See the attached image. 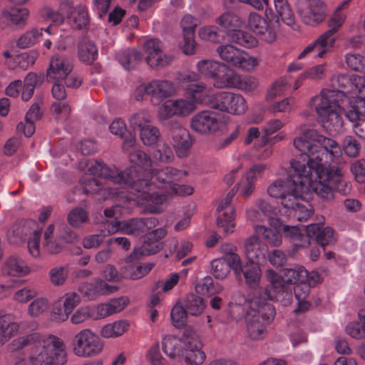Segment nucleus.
<instances>
[{"instance_id":"obj_43","label":"nucleus","mask_w":365,"mask_h":365,"mask_svg":"<svg viewBox=\"0 0 365 365\" xmlns=\"http://www.w3.org/2000/svg\"><path fill=\"white\" fill-rule=\"evenodd\" d=\"M3 272L11 276L21 277L29 272L25 262L16 257H11L5 262Z\"/></svg>"},{"instance_id":"obj_47","label":"nucleus","mask_w":365,"mask_h":365,"mask_svg":"<svg viewBox=\"0 0 365 365\" xmlns=\"http://www.w3.org/2000/svg\"><path fill=\"white\" fill-rule=\"evenodd\" d=\"M116 58L125 70L134 68L142 60L140 53L134 49H126L119 52Z\"/></svg>"},{"instance_id":"obj_17","label":"nucleus","mask_w":365,"mask_h":365,"mask_svg":"<svg viewBox=\"0 0 365 365\" xmlns=\"http://www.w3.org/2000/svg\"><path fill=\"white\" fill-rule=\"evenodd\" d=\"M157 220L155 217L135 218L125 221L108 222V234L113 235L121 231L128 235H136L147 232L155 226Z\"/></svg>"},{"instance_id":"obj_46","label":"nucleus","mask_w":365,"mask_h":365,"mask_svg":"<svg viewBox=\"0 0 365 365\" xmlns=\"http://www.w3.org/2000/svg\"><path fill=\"white\" fill-rule=\"evenodd\" d=\"M78 56L81 61L91 63L98 56V50L91 41L84 38L78 44Z\"/></svg>"},{"instance_id":"obj_64","label":"nucleus","mask_w":365,"mask_h":365,"mask_svg":"<svg viewBox=\"0 0 365 365\" xmlns=\"http://www.w3.org/2000/svg\"><path fill=\"white\" fill-rule=\"evenodd\" d=\"M88 213L82 208L73 209L68 215V222L73 227H81L88 221Z\"/></svg>"},{"instance_id":"obj_11","label":"nucleus","mask_w":365,"mask_h":365,"mask_svg":"<svg viewBox=\"0 0 365 365\" xmlns=\"http://www.w3.org/2000/svg\"><path fill=\"white\" fill-rule=\"evenodd\" d=\"M178 93L175 83L166 79H153L140 85L135 92V98L142 101L143 96L150 97L153 105L162 104L165 101L175 96Z\"/></svg>"},{"instance_id":"obj_63","label":"nucleus","mask_w":365,"mask_h":365,"mask_svg":"<svg viewBox=\"0 0 365 365\" xmlns=\"http://www.w3.org/2000/svg\"><path fill=\"white\" fill-rule=\"evenodd\" d=\"M349 1V0H346L341 2L335 10L329 21L330 29H334V33H336L345 21L346 14L343 12V10L347 8Z\"/></svg>"},{"instance_id":"obj_40","label":"nucleus","mask_w":365,"mask_h":365,"mask_svg":"<svg viewBox=\"0 0 365 365\" xmlns=\"http://www.w3.org/2000/svg\"><path fill=\"white\" fill-rule=\"evenodd\" d=\"M19 329V324L12 322L9 316L0 315V346L4 344L15 336Z\"/></svg>"},{"instance_id":"obj_59","label":"nucleus","mask_w":365,"mask_h":365,"mask_svg":"<svg viewBox=\"0 0 365 365\" xmlns=\"http://www.w3.org/2000/svg\"><path fill=\"white\" fill-rule=\"evenodd\" d=\"M198 36L204 41L213 43H219L220 42L219 29L217 26L213 25L201 26L198 30Z\"/></svg>"},{"instance_id":"obj_14","label":"nucleus","mask_w":365,"mask_h":365,"mask_svg":"<svg viewBox=\"0 0 365 365\" xmlns=\"http://www.w3.org/2000/svg\"><path fill=\"white\" fill-rule=\"evenodd\" d=\"M207 103L215 109L237 115H243L248 108L247 101L241 94L228 91L216 94L212 92V97Z\"/></svg>"},{"instance_id":"obj_9","label":"nucleus","mask_w":365,"mask_h":365,"mask_svg":"<svg viewBox=\"0 0 365 365\" xmlns=\"http://www.w3.org/2000/svg\"><path fill=\"white\" fill-rule=\"evenodd\" d=\"M39 16L43 21L48 20L56 25L61 24L66 17L67 23L74 29L87 26L89 20L86 7L83 5L73 7L72 2L69 0L62 2L58 11L47 6L42 8L39 11Z\"/></svg>"},{"instance_id":"obj_16","label":"nucleus","mask_w":365,"mask_h":365,"mask_svg":"<svg viewBox=\"0 0 365 365\" xmlns=\"http://www.w3.org/2000/svg\"><path fill=\"white\" fill-rule=\"evenodd\" d=\"M333 90L341 93L344 99L351 93L356 94L365 91V77L357 74L336 73L331 77Z\"/></svg>"},{"instance_id":"obj_50","label":"nucleus","mask_w":365,"mask_h":365,"mask_svg":"<svg viewBox=\"0 0 365 365\" xmlns=\"http://www.w3.org/2000/svg\"><path fill=\"white\" fill-rule=\"evenodd\" d=\"M255 235L261 236L271 246H279L282 244V236L279 232L264 225H257L254 227Z\"/></svg>"},{"instance_id":"obj_28","label":"nucleus","mask_w":365,"mask_h":365,"mask_svg":"<svg viewBox=\"0 0 365 365\" xmlns=\"http://www.w3.org/2000/svg\"><path fill=\"white\" fill-rule=\"evenodd\" d=\"M267 250V246L262 243L255 235L245 240L244 254L247 262L262 263L265 261Z\"/></svg>"},{"instance_id":"obj_15","label":"nucleus","mask_w":365,"mask_h":365,"mask_svg":"<svg viewBox=\"0 0 365 365\" xmlns=\"http://www.w3.org/2000/svg\"><path fill=\"white\" fill-rule=\"evenodd\" d=\"M224 125L222 115L213 110H202L190 120V128L197 133L209 135L220 131Z\"/></svg>"},{"instance_id":"obj_18","label":"nucleus","mask_w":365,"mask_h":365,"mask_svg":"<svg viewBox=\"0 0 365 365\" xmlns=\"http://www.w3.org/2000/svg\"><path fill=\"white\" fill-rule=\"evenodd\" d=\"M185 344L179 362L186 365H202L205 361L207 356L202 350L204 344L201 336L195 331H190Z\"/></svg>"},{"instance_id":"obj_62","label":"nucleus","mask_w":365,"mask_h":365,"mask_svg":"<svg viewBox=\"0 0 365 365\" xmlns=\"http://www.w3.org/2000/svg\"><path fill=\"white\" fill-rule=\"evenodd\" d=\"M49 307V302L46 298L38 297L34 299L28 307L27 313L33 317H38L46 312Z\"/></svg>"},{"instance_id":"obj_42","label":"nucleus","mask_w":365,"mask_h":365,"mask_svg":"<svg viewBox=\"0 0 365 365\" xmlns=\"http://www.w3.org/2000/svg\"><path fill=\"white\" fill-rule=\"evenodd\" d=\"M130 323L126 319H120L104 325L101 330L103 338H117L128 331Z\"/></svg>"},{"instance_id":"obj_58","label":"nucleus","mask_w":365,"mask_h":365,"mask_svg":"<svg viewBox=\"0 0 365 365\" xmlns=\"http://www.w3.org/2000/svg\"><path fill=\"white\" fill-rule=\"evenodd\" d=\"M230 272L225 257L215 259L211 262V273L216 279H224Z\"/></svg>"},{"instance_id":"obj_12","label":"nucleus","mask_w":365,"mask_h":365,"mask_svg":"<svg viewBox=\"0 0 365 365\" xmlns=\"http://www.w3.org/2000/svg\"><path fill=\"white\" fill-rule=\"evenodd\" d=\"M216 52L224 63L244 72H252L259 65L256 57L230 43L219 46Z\"/></svg>"},{"instance_id":"obj_48","label":"nucleus","mask_w":365,"mask_h":365,"mask_svg":"<svg viewBox=\"0 0 365 365\" xmlns=\"http://www.w3.org/2000/svg\"><path fill=\"white\" fill-rule=\"evenodd\" d=\"M195 289L198 294L211 296L221 292L222 287L218 283L215 284L210 276H206L196 283Z\"/></svg>"},{"instance_id":"obj_1","label":"nucleus","mask_w":365,"mask_h":365,"mask_svg":"<svg viewBox=\"0 0 365 365\" xmlns=\"http://www.w3.org/2000/svg\"><path fill=\"white\" fill-rule=\"evenodd\" d=\"M294 148L302 154L309 157L312 173V191L327 200L334 198V190L346 195L351 190V183L344 179L345 171L339 163L342 150L334 139L326 137L317 130H304L293 140Z\"/></svg>"},{"instance_id":"obj_13","label":"nucleus","mask_w":365,"mask_h":365,"mask_svg":"<svg viewBox=\"0 0 365 365\" xmlns=\"http://www.w3.org/2000/svg\"><path fill=\"white\" fill-rule=\"evenodd\" d=\"M103 341L95 331L88 328L77 332L72 343L73 354L81 358L95 357L103 351Z\"/></svg>"},{"instance_id":"obj_44","label":"nucleus","mask_w":365,"mask_h":365,"mask_svg":"<svg viewBox=\"0 0 365 365\" xmlns=\"http://www.w3.org/2000/svg\"><path fill=\"white\" fill-rule=\"evenodd\" d=\"M215 21L220 26L226 30L228 35L237 29H240L243 24V21L232 11L223 13Z\"/></svg>"},{"instance_id":"obj_21","label":"nucleus","mask_w":365,"mask_h":365,"mask_svg":"<svg viewBox=\"0 0 365 365\" xmlns=\"http://www.w3.org/2000/svg\"><path fill=\"white\" fill-rule=\"evenodd\" d=\"M83 190L86 193L97 194L98 200L119 198L124 199V190L118 185V188H110L108 186L103 187L101 183L91 176L85 175L81 180ZM117 185V184H115Z\"/></svg>"},{"instance_id":"obj_22","label":"nucleus","mask_w":365,"mask_h":365,"mask_svg":"<svg viewBox=\"0 0 365 365\" xmlns=\"http://www.w3.org/2000/svg\"><path fill=\"white\" fill-rule=\"evenodd\" d=\"M236 194V190L232 189L219 203L217 211V222L220 227H223L225 233H231L234 230L233 222L235 210L231 205V201Z\"/></svg>"},{"instance_id":"obj_5","label":"nucleus","mask_w":365,"mask_h":365,"mask_svg":"<svg viewBox=\"0 0 365 365\" xmlns=\"http://www.w3.org/2000/svg\"><path fill=\"white\" fill-rule=\"evenodd\" d=\"M230 307L233 314L240 310L246 312V329L250 339L260 340L264 338L267 325L275 316L272 305L261 301V297L247 299L244 295L237 294L235 296Z\"/></svg>"},{"instance_id":"obj_38","label":"nucleus","mask_w":365,"mask_h":365,"mask_svg":"<svg viewBox=\"0 0 365 365\" xmlns=\"http://www.w3.org/2000/svg\"><path fill=\"white\" fill-rule=\"evenodd\" d=\"M222 62L212 59H201L196 63V70L200 77L212 79L214 81Z\"/></svg>"},{"instance_id":"obj_41","label":"nucleus","mask_w":365,"mask_h":365,"mask_svg":"<svg viewBox=\"0 0 365 365\" xmlns=\"http://www.w3.org/2000/svg\"><path fill=\"white\" fill-rule=\"evenodd\" d=\"M335 34L334 29H329L313 41L318 50L317 57L323 58L332 49L336 41Z\"/></svg>"},{"instance_id":"obj_56","label":"nucleus","mask_w":365,"mask_h":365,"mask_svg":"<svg viewBox=\"0 0 365 365\" xmlns=\"http://www.w3.org/2000/svg\"><path fill=\"white\" fill-rule=\"evenodd\" d=\"M129 123L133 129H138L140 131L151 125V115L147 110H140L130 115Z\"/></svg>"},{"instance_id":"obj_19","label":"nucleus","mask_w":365,"mask_h":365,"mask_svg":"<svg viewBox=\"0 0 365 365\" xmlns=\"http://www.w3.org/2000/svg\"><path fill=\"white\" fill-rule=\"evenodd\" d=\"M149 174L151 181L149 184L155 185L158 188L164 189L166 192L173 183L180 181L188 175L186 170H178L170 166L155 170H151Z\"/></svg>"},{"instance_id":"obj_53","label":"nucleus","mask_w":365,"mask_h":365,"mask_svg":"<svg viewBox=\"0 0 365 365\" xmlns=\"http://www.w3.org/2000/svg\"><path fill=\"white\" fill-rule=\"evenodd\" d=\"M346 332L351 337L361 339L365 337V311L359 312V321L351 322L346 327Z\"/></svg>"},{"instance_id":"obj_4","label":"nucleus","mask_w":365,"mask_h":365,"mask_svg":"<svg viewBox=\"0 0 365 365\" xmlns=\"http://www.w3.org/2000/svg\"><path fill=\"white\" fill-rule=\"evenodd\" d=\"M309 164V157L302 161L292 159L289 176L270 182L267 187V195L278 200L284 208L292 207L299 197L312 191L313 177Z\"/></svg>"},{"instance_id":"obj_33","label":"nucleus","mask_w":365,"mask_h":365,"mask_svg":"<svg viewBox=\"0 0 365 365\" xmlns=\"http://www.w3.org/2000/svg\"><path fill=\"white\" fill-rule=\"evenodd\" d=\"M56 29L53 28L52 25L47 26L46 29L35 27L21 35L18 39L16 44L22 48L31 47L38 42L45 34L52 36L56 34Z\"/></svg>"},{"instance_id":"obj_7","label":"nucleus","mask_w":365,"mask_h":365,"mask_svg":"<svg viewBox=\"0 0 365 365\" xmlns=\"http://www.w3.org/2000/svg\"><path fill=\"white\" fill-rule=\"evenodd\" d=\"M265 276L269 282L264 292L261 297L264 300H277L289 302L291 289L289 284H297L305 282L307 279V270L301 265H295L292 268H286L279 274L274 270L269 269Z\"/></svg>"},{"instance_id":"obj_54","label":"nucleus","mask_w":365,"mask_h":365,"mask_svg":"<svg viewBox=\"0 0 365 365\" xmlns=\"http://www.w3.org/2000/svg\"><path fill=\"white\" fill-rule=\"evenodd\" d=\"M229 36L233 43L245 48H253L257 44V41L255 37L240 29H237L232 33H230Z\"/></svg>"},{"instance_id":"obj_52","label":"nucleus","mask_w":365,"mask_h":365,"mask_svg":"<svg viewBox=\"0 0 365 365\" xmlns=\"http://www.w3.org/2000/svg\"><path fill=\"white\" fill-rule=\"evenodd\" d=\"M161 248L162 245L160 242L149 240V235H147L146 240L144 241L143 245L138 249H135L130 257L131 260L138 259L140 256L155 254L160 250Z\"/></svg>"},{"instance_id":"obj_39","label":"nucleus","mask_w":365,"mask_h":365,"mask_svg":"<svg viewBox=\"0 0 365 365\" xmlns=\"http://www.w3.org/2000/svg\"><path fill=\"white\" fill-rule=\"evenodd\" d=\"M304 195L297 199V203L292 207H285L289 212V215L300 222L307 221L314 212L312 206L304 201Z\"/></svg>"},{"instance_id":"obj_6","label":"nucleus","mask_w":365,"mask_h":365,"mask_svg":"<svg viewBox=\"0 0 365 365\" xmlns=\"http://www.w3.org/2000/svg\"><path fill=\"white\" fill-rule=\"evenodd\" d=\"M344 101L341 93L331 89H323L311 98L310 106L315 110L319 123L327 132L339 133L342 128V115L345 113Z\"/></svg>"},{"instance_id":"obj_55","label":"nucleus","mask_w":365,"mask_h":365,"mask_svg":"<svg viewBox=\"0 0 365 365\" xmlns=\"http://www.w3.org/2000/svg\"><path fill=\"white\" fill-rule=\"evenodd\" d=\"M288 88V82L286 78H280L273 82L267 89L264 99L271 101L277 97L282 96Z\"/></svg>"},{"instance_id":"obj_23","label":"nucleus","mask_w":365,"mask_h":365,"mask_svg":"<svg viewBox=\"0 0 365 365\" xmlns=\"http://www.w3.org/2000/svg\"><path fill=\"white\" fill-rule=\"evenodd\" d=\"M170 135L177 155L181 158L187 157L192 145L189 131L178 123H175L171 128Z\"/></svg>"},{"instance_id":"obj_35","label":"nucleus","mask_w":365,"mask_h":365,"mask_svg":"<svg viewBox=\"0 0 365 365\" xmlns=\"http://www.w3.org/2000/svg\"><path fill=\"white\" fill-rule=\"evenodd\" d=\"M130 303L128 297L113 298L106 303L97 304V310L101 319L106 318L123 311Z\"/></svg>"},{"instance_id":"obj_27","label":"nucleus","mask_w":365,"mask_h":365,"mask_svg":"<svg viewBox=\"0 0 365 365\" xmlns=\"http://www.w3.org/2000/svg\"><path fill=\"white\" fill-rule=\"evenodd\" d=\"M297 9L302 20L307 25L314 26L324 18V13L320 8L310 0H299L297 4Z\"/></svg>"},{"instance_id":"obj_45","label":"nucleus","mask_w":365,"mask_h":365,"mask_svg":"<svg viewBox=\"0 0 365 365\" xmlns=\"http://www.w3.org/2000/svg\"><path fill=\"white\" fill-rule=\"evenodd\" d=\"M260 264L259 262H247L242 267V273H243L245 282L251 287L258 286L260 282L262 276Z\"/></svg>"},{"instance_id":"obj_30","label":"nucleus","mask_w":365,"mask_h":365,"mask_svg":"<svg viewBox=\"0 0 365 365\" xmlns=\"http://www.w3.org/2000/svg\"><path fill=\"white\" fill-rule=\"evenodd\" d=\"M190 332H187L182 339L175 336H167L163 339V352L172 359L180 361L186 346L187 337Z\"/></svg>"},{"instance_id":"obj_37","label":"nucleus","mask_w":365,"mask_h":365,"mask_svg":"<svg viewBox=\"0 0 365 365\" xmlns=\"http://www.w3.org/2000/svg\"><path fill=\"white\" fill-rule=\"evenodd\" d=\"M346 99L350 108L345 112V116L349 120H356L358 117L365 115V92L351 93Z\"/></svg>"},{"instance_id":"obj_29","label":"nucleus","mask_w":365,"mask_h":365,"mask_svg":"<svg viewBox=\"0 0 365 365\" xmlns=\"http://www.w3.org/2000/svg\"><path fill=\"white\" fill-rule=\"evenodd\" d=\"M308 237H315L317 243L322 247L333 245L336 242V236L334 229L330 227L322 228V224L313 223L307 226Z\"/></svg>"},{"instance_id":"obj_25","label":"nucleus","mask_w":365,"mask_h":365,"mask_svg":"<svg viewBox=\"0 0 365 365\" xmlns=\"http://www.w3.org/2000/svg\"><path fill=\"white\" fill-rule=\"evenodd\" d=\"M73 70L71 59L65 56H53L47 71V78L56 81H63Z\"/></svg>"},{"instance_id":"obj_49","label":"nucleus","mask_w":365,"mask_h":365,"mask_svg":"<svg viewBox=\"0 0 365 365\" xmlns=\"http://www.w3.org/2000/svg\"><path fill=\"white\" fill-rule=\"evenodd\" d=\"M54 224H50L43 234V247L50 254H58L63 250L60 239H54Z\"/></svg>"},{"instance_id":"obj_60","label":"nucleus","mask_w":365,"mask_h":365,"mask_svg":"<svg viewBox=\"0 0 365 365\" xmlns=\"http://www.w3.org/2000/svg\"><path fill=\"white\" fill-rule=\"evenodd\" d=\"M160 136L159 129L152 124L140 131V138L143 143L148 146L155 145Z\"/></svg>"},{"instance_id":"obj_10","label":"nucleus","mask_w":365,"mask_h":365,"mask_svg":"<svg viewBox=\"0 0 365 365\" xmlns=\"http://www.w3.org/2000/svg\"><path fill=\"white\" fill-rule=\"evenodd\" d=\"M279 26V19L272 10H266L265 16L251 12L247 18V28L266 43L276 40Z\"/></svg>"},{"instance_id":"obj_32","label":"nucleus","mask_w":365,"mask_h":365,"mask_svg":"<svg viewBox=\"0 0 365 365\" xmlns=\"http://www.w3.org/2000/svg\"><path fill=\"white\" fill-rule=\"evenodd\" d=\"M213 81V86L215 88H235L240 76L236 71L222 63Z\"/></svg>"},{"instance_id":"obj_51","label":"nucleus","mask_w":365,"mask_h":365,"mask_svg":"<svg viewBox=\"0 0 365 365\" xmlns=\"http://www.w3.org/2000/svg\"><path fill=\"white\" fill-rule=\"evenodd\" d=\"M275 10L282 21L287 26L293 27L295 24L294 14L287 0H274Z\"/></svg>"},{"instance_id":"obj_2","label":"nucleus","mask_w":365,"mask_h":365,"mask_svg":"<svg viewBox=\"0 0 365 365\" xmlns=\"http://www.w3.org/2000/svg\"><path fill=\"white\" fill-rule=\"evenodd\" d=\"M90 175L101 177L114 184L118 185L124 190V199L122 201H134L144 206L150 212L158 213L163 209L161 205L167 200L168 194H161L155 191V185L148 181L135 183L134 178L137 176L133 168L124 173L111 170L103 162L96 160L91 162L88 168Z\"/></svg>"},{"instance_id":"obj_3","label":"nucleus","mask_w":365,"mask_h":365,"mask_svg":"<svg viewBox=\"0 0 365 365\" xmlns=\"http://www.w3.org/2000/svg\"><path fill=\"white\" fill-rule=\"evenodd\" d=\"M6 348L11 353L30 349L29 359L33 365H64L68 361L65 343L53 335L42 336L32 332L15 338Z\"/></svg>"},{"instance_id":"obj_20","label":"nucleus","mask_w":365,"mask_h":365,"mask_svg":"<svg viewBox=\"0 0 365 365\" xmlns=\"http://www.w3.org/2000/svg\"><path fill=\"white\" fill-rule=\"evenodd\" d=\"M147 64L153 68H163L169 65L173 58L163 51V43L157 39H150L143 46Z\"/></svg>"},{"instance_id":"obj_24","label":"nucleus","mask_w":365,"mask_h":365,"mask_svg":"<svg viewBox=\"0 0 365 365\" xmlns=\"http://www.w3.org/2000/svg\"><path fill=\"white\" fill-rule=\"evenodd\" d=\"M129 160L131 163L135 165V166H130L123 171H118V170H115V171L120 173H124L128 169L133 168L137 174V176L134 178L135 183L140 184V182H144L147 181L145 179H141L140 175V173L143 175H150L149 173L152 170V160L142 150H138L132 153H129ZM108 168L110 169V168ZM110 170H115V169L111 168Z\"/></svg>"},{"instance_id":"obj_8","label":"nucleus","mask_w":365,"mask_h":365,"mask_svg":"<svg viewBox=\"0 0 365 365\" xmlns=\"http://www.w3.org/2000/svg\"><path fill=\"white\" fill-rule=\"evenodd\" d=\"M203 89L205 87L202 85L195 86L193 89L187 88L189 93H187V97L165 101L158 108V119L160 121H165L175 116H188L196 109L197 103H207L210 101V98L197 96L198 93H203Z\"/></svg>"},{"instance_id":"obj_31","label":"nucleus","mask_w":365,"mask_h":365,"mask_svg":"<svg viewBox=\"0 0 365 365\" xmlns=\"http://www.w3.org/2000/svg\"><path fill=\"white\" fill-rule=\"evenodd\" d=\"M110 133L120 136L123 140L122 148L125 152L129 153L136 143L135 135L128 131L125 121L120 118L113 120L109 126Z\"/></svg>"},{"instance_id":"obj_61","label":"nucleus","mask_w":365,"mask_h":365,"mask_svg":"<svg viewBox=\"0 0 365 365\" xmlns=\"http://www.w3.org/2000/svg\"><path fill=\"white\" fill-rule=\"evenodd\" d=\"M42 230L38 226L32 229L31 234L28 237L29 252L34 257H38L41 255V237Z\"/></svg>"},{"instance_id":"obj_57","label":"nucleus","mask_w":365,"mask_h":365,"mask_svg":"<svg viewBox=\"0 0 365 365\" xmlns=\"http://www.w3.org/2000/svg\"><path fill=\"white\" fill-rule=\"evenodd\" d=\"M107 223L108 222L104 223V229L101 230V234L91 235L83 239L82 245L85 249H96L101 246L103 242L105 237L107 235H109L108 234Z\"/></svg>"},{"instance_id":"obj_34","label":"nucleus","mask_w":365,"mask_h":365,"mask_svg":"<svg viewBox=\"0 0 365 365\" xmlns=\"http://www.w3.org/2000/svg\"><path fill=\"white\" fill-rule=\"evenodd\" d=\"M200 78V76L194 71H188L181 74L178 76V81L181 87L185 91L186 93H189L187 88H192L195 86L202 85L205 87L203 93H198L197 96H202V97L212 98V89L207 87V85L203 82H197Z\"/></svg>"},{"instance_id":"obj_36","label":"nucleus","mask_w":365,"mask_h":365,"mask_svg":"<svg viewBox=\"0 0 365 365\" xmlns=\"http://www.w3.org/2000/svg\"><path fill=\"white\" fill-rule=\"evenodd\" d=\"M96 305H83L73 311L70 317V322L73 325H81L89 320L101 319Z\"/></svg>"},{"instance_id":"obj_26","label":"nucleus","mask_w":365,"mask_h":365,"mask_svg":"<svg viewBox=\"0 0 365 365\" xmlns=\"http://www.w3.org/2000/svg\"><path fill=\"white\" fill-rule=\"evenodd\" d=\"M61 299L63 307L61 304H56L53 308V313L56 320L65 322L81 302V296L75 292H69L66 293Z\"/></svg>"}]
</instances>
